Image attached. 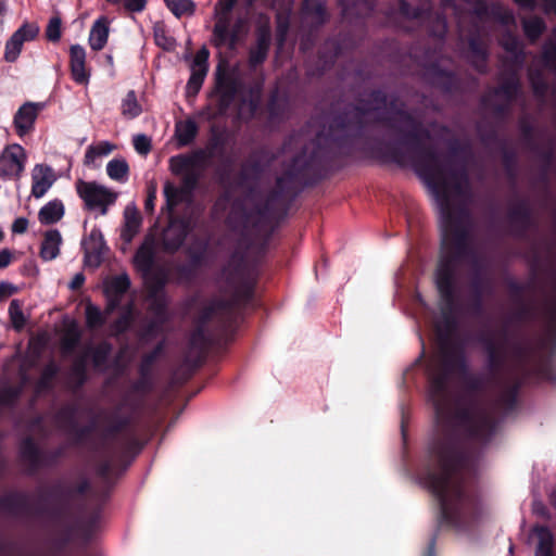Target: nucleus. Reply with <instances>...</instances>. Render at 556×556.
<instances>
[{"label": "nucleus", "instance_id": "nucleus-46", "mask_svg": "<svg viewBox=\"0 0 556 556\" xmlns=\"http://www.w3.org/2000/svg\"><path fill=\"white\" fill-rule=\"evenodd\" d=\"M223 308V305L220 303H213L210 306H207L201 317L202 321H205L210 319L213 315L217 314Z\"/></svg>", "mask_w": 556, "mask_h": 556}, {"label": "nucleus", "instance_id": "nucleus-43", "mask_svg": "<svg viewBox=\"0 0 556 556\" xmlns=\"http://www.w3.org/2000/svg\"><path fill=\"white\" fill-rule=\"evenodd\" d=\"M237 0H218L216 3L217 16H229L230 11L235 7Z\"/></svg>", "mask_w": 556, "mask_h": 556}, {"label": "nucleus", "instance_id": "nucleus-52", "mask_svg": "<svg viewBox=\"0 0 556 556\" xmlns=\"http://www.w3.org/2000/svg\"><path fill=\"white\" fill-rule=\"evenodd\" d=\"M545 11L556 14V0H544Z\"/></svg>", "mask_w": 556, "mask_h": 556}, {"label": "nucleus", "instance_id": "nucleus-31", "mask_svg": "<svg viewBox=\"0 0 556 556\" xmlns=\"http://www.w3.org/2000/svg\"><path fill=\"white\" fill-rule=\"evenodd\" d=\"M39 34V26L35 23H24L17 30L13 33V36H18L21 42L31 41Z\"/></svg>", "mask_w": 556, "mask_h": 556}, {"label": "nucleus", "instance_id": "nucleus-37", "mask_svg": "<svg viewBox=\"0 0 556 556\" xmlns=\"http://www.w3.org/2000/svg\"><path fill=\"white\" fill-rule=\"evenodd\" d=\"M542 63L547 68H556V45L551 42L544 46Z\"/></svg>", "mask_w": 556, "mask_h": 556}, {"label": "nucleus", "instance_id": "nucleus-5", "mask_svg": "<svg viewBox=\"0 0 556 556\" xmlns=\"http://www.w3.org/2000/svg\"><path fill=\"white\" fill-rule=\"evenodd\" d=\"M460 426L467 433L478 440L488 439L494 431V421L491 415L482 409H475L458 416Z\"/></svg>", "mask_w": 556, "mask_h": 556}, {"label": "nucleus", "instance_id": "nucleus-19", "mask_svg": "<svg viewBox=\"0 0 556 556\" xmlns=\"http://www.w3.org/2000/svg\"><path fill=\"white\" fill-rule=\"evenodd\" d=\"M534 532L538 536L535 556H554V535L546 527H536Z\"/></svg>", "mask_w": 556, "mask_h": 556}, {"label": "nucleus", "instance_id": "nucleus-44", "mask_svg": "<svg viewBox=\"0 0 556 556\" xmlns=\"http://www.w3.org/2000/svg\"><path fill=\"white\" fill-rule=\"evenodd\" d=\"M17 287L10 283V282H7V281H1L0 282V302L4 301L5 299L10 298L11 295H13L14 293L17 292Z\"/></svg>", "mask_w": 556, "mask_h": 556}, {"label": "nucleus", "instance_id": "nucleus-29", "mask_svg": "<svg viewBox=\"0 0 556 556\" xmlns=\"http://www.w3.org/2000/svg\"><path fill=\"white\" fill-rule=\"evenodd\" d=\"M86 323L89 328H97L104 324L105 316L100 308L91 303L86 305Z\"/></svg>", "mask_w": 556, "mask_h": 556}, {"label": "nucleus", "instance_id": "nucleus-51", "mask_svg": "<svg viewBox=\"0 0 556 556\" xmlns=\"http://www.w3.org/2000/svg\"><path fill=\"white\" fill-rule=\"evenodd\" d=\"M516 3L525 9H533L535 5V0H515Z\"/></svg>", "mask_w": 556, "mask_h": 556}, {"label": "nucleus", "instance_id": "nucleus-20", "mask_svg": "<svg viewBox=\"0 0 556 556\" xmlns=\"http://www.w3.org/2000/svg\"><path fill=\"white\" fill-rule=\"evenodd\" d=\"M445 395L444 390V380L443 378H432L431 379V397L435 406L437 416L440 420L445 418V407L442 402V399Z\"/></svg>", "mask_w": 556, "mask_h": 556}, {"label": "nucleus", "instance_id": "nucleus-6", "mask_svg": "<svg viewBox=\"0 0 556 556\" xmlns=\"http://www.w3.org/2000/svg\"><path fill=\"white\" fill-rule=\"evenodd\" d=\"M31 195L42 198L58 179L54 169L47 164H36L31 169Z\"/></svg>", "mask_w": 556, "mask_h": 556}, {"label": "nucleus", "instance_id": "nucleus-33", "mask_svg": "<svg viewBox=\"0 0 556 556\" xmlns=\"http://www.w3.org/2000/svg\"><path fill=\"white\" fill-rule=\"evenodd\" d=\"M164 194L168 210H173V207L181 201L184 191L175 185L167 182L164 186Z\"/></svg>", "mask_w": 556, "mask_h": 556}, {"label": "nucleus", "instance_id": "nucleus-13", "mask_svg": "<svg viewBox=\"0 0 556 556\" xmlns=\"http://www.w3.org/2000/svg\"><path fill=\"white\" fill-rule=\"evenodd\" d=\"M109 24V20L105 16L99 17L92 24L88 38L89 46L92 50L100 51L105 47L110 34Z\"/></svg>", "mask_w": 556, "mask_h": 556}, {"label": "nucleus", "instance_id": "nucleus-1", "mask_svg": "<svg viewBox=\"0 0 556 556\" xmlns=\"http://www.w3.org/2000/svg\"><path fill=\"white\" fill-rule=\"evenodd\" d=\"M439 205L443 242L448 244L463 237L464 216H457L453 205L467 198L468 181L463 174L434 173L427 178Z\"/></svg>", "mask_w": 556, "mask_h": 556}, {"label": "nucleus", "instance_id": "nucleus-60", "mask_svg": "<svg viewBox=\"0 0 556 556\" xmlns=\"http://www.w3.org/2000/svg\"><path fill=\"white\" fill-rule=\"evenodd\" d=\"M3 239V232L2 230L0 229V241Z\"/></svg>", "mask_w": 556, "mask_h": 556}, {"label": "nucleus", "instance_id": "nucleus-32", "mask_svg": "<svg viewBox=\"0 0 556 556\" xmlns=\"http://www.w3.org/2000/svg\"><path fill=\"white\" fill-rule=\"evenodd\" d=\"M268 51V40L266 38H261L257 41V45L254 49L250 52V63L251 65L255 66L260 63H262L267 55Z\"/></svg>", "mask_w": 556, "mask_h": 556}, {"label": "nucleus", "instance_id": "nucleus-2", "mask_svg": "<svg viewBox=\"0 0 556 556\" xmlns=\"http://www.w3.org/2000/svg\"><path fill=\"white\" fill-rule=\"evenodd\" d=\"M435 458L440 472L430 475L428 483L439 498L443 514L447 516L454 500L462 496V485L456 471L462 466L463 457L454 445L445 444L435 450Z\"/></svg>", "mask_w": 556, "mask_h": 556}, {"label": "nucleus", "instance_id": "nucleus-14", "mask_svg": "<svg viewBox=\"0 0 556 556\" xmlns=\"http://www.w3.org/2000/svg\"><path fill=\"white\" fill-rule=\"evenodd\" d=\"M141 222V215L136 206H126L124 211V225L121 231V238L125 242H130L139 232Z\"/></svg>", "mask_w": 556, "mask_h": 556}, {"label": "nucleus", "instance_id": "nucleus-16", "mask_svg": "<svg viewBox=\"0 0 556 556\" xmlns=\"http://www.w3.org/2000/svg\"><path fill=\"white\" fill-rule=\"evenodd\" d=\"M155 243L153 238H147L135 255V264L139 270L147 274L153 264Z\"/></svg>", "mask_w": 556, "mask_h": 556}, {"label": "nucleus", "instance_id": "nucleus-23", "mask_svg": "<svg viewBox=\"0 0 556 556\" xmlns=\"http://www.w3.org/2000/svg\"><path fill=\"white\" fill-rule=\"evenodd\" d=\"M237 88L230 79L219 78L217 83V92L219 94V110L224 111L232 101Z\"/></svg>", "mask_w": 556, "mask_h": 556}, {"label": "nucleus", "instance_id": "nucleus-26", "mask_svg": "<svg viewBox=\"0 0 556 556\" xmlns=\"http://www.w3.org/2000/svg\"><path fill=\"white\" fill-rule=\"evenodd\" d=\"M166 7L176 16L181 17L185 15H192L195 9L191 0H164Z\"/></svg>", "mask_w": 556, "mask_h": 556}, {"label": "nucleus", "instance_id": "nucleus-58", "mask_svg": "<svg viewBox=\"0 0 556 556\" xmlns=\"http://www.w3.org/2000/svg\"><path fill=\"white\" fill-rule=\"evenodd\" d=\"M380 93H374L372 97L375 98V100H377L379 98Z\"/></svg>", "mask_w": 556, "mask_h": 556}, {"label": "nucleus", "instance_id": "nucleus-9", "mask_svg": "<svg viewBox=\"0 0 556 556\" xmlns=\"http://www.w3.org/2000/svg\"><path fill=\"white\" fill-rule=\"evenodd\" d=\"M190 231V225L186 220H172L163 233V243L166 251H177L184 243Z\"/></svg>", "mask_w": 556, "mask_h": 556}, {"label": "nucleus", "instance_id": "nucleus-3", "mask_svg": "<svg viewBox=\"0 0 556 556\" xmlns=\"http://www.w3.org/2000/svg\"><path fill=\"white\" fill-rule=\"evenodd\" d=\"M75 190L84 202L87 211L98 212L104 216L110 206L114 205L118 193L97 181H86L78 179L75 182Z\"/></svg>", "mask_w": 556, "mask_h": 556}, {"label": "nucleus", "instance_id": "nucleus-15", "mask_svg": "<svg viewBox=\"0 0 556 556\" xmlns=\"http://www.w3.org/2000/svg\"><path fill=\"white\" fill-rule=\"evenodd\" d=\"M435 283L441 296L450 301L452 298L453 268L450 262L441 261L435 275Z\"/></svg>", "mask_w": 556, "mask_h": 556}, {"label": "nucleus", "instance_id": "nucleus-21", "mask_svg": "<svg viewBox=\"0 0 556 556\" xmlns=\"http://www.w3.org/2000/svg\"><path fill=\"white\" fill-rule=\"evenodd\" d=\"M116 149V146L109 141H100L97 144H91L87 148L84 164L91 165L99 157L111 154Z\"/></svg>", "mask_w": 556, "mask_h": 556}, {"label": "nucleus", "instance_id": "nucleus-27", "mask_svg": "<svg viewBox=\"0 0 556 556\" xmlns=\"http://www.w3.org/2000/svg\"><path fill=\"white\" fill-rule=\"evenodd\" d=\"M9 317L15 330L20 331L26 325V317L23 313V303L20 300H12L9 306Z\"/></svg>", "mask_w": 556, "mask_h": 556}, {"label": "nucleus", "instance_id": "nucleus-18", "mask_svg": "<svg viewBox=\"0 0 556 556\" xmlns=\"http://www.w3.org/2000/svg\"><path fill=\"white\" fill-rule=\"evenodd\" d=\"M213 34L216 46L229 43L233 47L236 45V36L229 33V16H217Z\"/></svg>", "mask_w": 556, "mask_h": 556}, {"label": "nucleus", "instance_id": "nucleus-48", "mask_svg": "<svg viewBox=\"0 0 556 556\" xmlns=\"http://www.w3.org/2000/svg\"><path fill=\"white\" fill-rule=\"evenodd\" d=\"M12 261V253L8 249L0 251V268L7 267Z\"/></svg>", "mask_w": 556, "mask_h": 556}, {"label": "nucleus", "instance_id": "nucleus-24", "mask_svg": "<svg viewBox=\"0 0 556 556\" xmlns=\"http://www.w3.org/2000/svg\"><path fill=\"white\" fill-rule=\"evenodd\" d=\"M197 132V124L191 119L179 122L176 125V137L181 146L189 144L195 138Z\"/></svg>", "mask_w": 556, "mask_h": 556}, {"label": "nucleus", "instance_id": "nucleus-38", "mask_svg": "<svg viewBox=\"0 0 556 556\" xmlns=\"http://www.w3.org/2000/svg\"><path fill=\"white\" fill-rule=\"evenodd\" d=\"M155 43L164 50H172L175 47V40L166 35L163 28L154 29Z\"/></svg>", "mask_w": 556, "mask_h": 556}, {"label": "nucleus", "instance_id": "nucleus-45", "mask_svg": "<svg viewBox=\"0 0 556 556\" xmlns=\"http://www.w3.org/2000/svg\"><path fill=\"white\" fill-rule=\"evenodd\" d=\"M28 228V220L25 217L16 218L11 227L13 233H24Z\"/></svg>", "mask_w": 556, "mask_h": 556}, {"label": "nucleus", "instance_id": "nucleus-42", "mask_svg": "<svg viewBox=\"0 0 556 556\" xmlns=\"http://www.w3.org/2000/svg\"><path fill=\"white\" fill-rule=\"evenodd\" d=\"M502 45L506 51L513 53L516 58L518 56V53L520 52V42L516 37L508 36L504 38Z\"/></svg>", "mask_w": 556, "mask_h": 556}, {"label": "nucleus", "instance_id": "nucleus-30", "mask_svg": "<svg viewBox=\"0 0 556 556\" xmlns=\"http://www.w3.org/2000/svg\"><path fill=\"white\" fill-rule=\"evenodd\" d=\"M23 45L24 43L20 41L18 36L12 35L5 43L4 60L8 62L16 61L22 51Z\"/></svg>", "mask_w": 556, "mask_h": 556}, {"label": "nucleus", "instance_id": "nucleus-55", "mask_svg": "<svg viewBox=\"0 0 556 556\" xmlns=\"http://www.w3.org/2000/svg\"><path fill=\"white\" fill-rule=\"evenodd\" d=\"M516 89H517V83H516V79L514 78V79H511V83H510L508 89L505 90V92L511 93V92L516 91Z\"/></svg>", "mask_w": 556, "mask_h": 556}, {"label": "nucleus", "instance_id": "nucleus-17", "mask_svg": "<svg viewBox=\"0 0 556 556\" xmlns=\"http://www.w3.org/2000/svg\"><path fill=\"white\" fill-rule=\"evenodd\" d=\"M64 204L61 200H52L45 204L38 212V219L42 225L55 224L64 216Z\"/></svg>", "mask_w": 556, "mask_h": 556}, {"label": "nucleus", "instance_id": "nucleus-59", "mask_svg": "<svg viewBox=\"0 0 556 556\" xmlns=\"http://www.w3.org/2000/svg\"><path fill=\"white\" fill-rule=\"evenodd\" d=\"M362 110H363L364 113H367V112L371 111V108H369V109H362Z\"/></svg>", "mask_w": 556, "mask_h": 556}, {"label": "nucleus", "instance_id": "nucleus-4", "mask_svg": "<svg viewBox=\"0 0 556 556\" xmlns=\"http://www.w3.org/2000/svg\"><path fill=\"white\" fill-rule=\"evenodd\" d=\"M27 153L18 143L8 144L0 154V177L17 179L25 169Z\"/></svg>", "mask_w": 556, "mask_h": 556}, {"label": "nucleus", "instance_id": "nucleus-54", "mask_svg": "<svg viewBox=\"0 0 556 556\" xmlns=\"http://www.w3.org/2000/svg\"><path fill=\"white\" fill-rule=\"evenodd\" d=\"M531 79H532V84L534 86L535 91L538 93H542L543 90L545 89V86L544 85H540L539 83H536L532 76H531Z\"/></svg>", "mask_w": 556, "mask_h": 556}, {"label": "nucleus", "instance_id": "nucleus-41", "mask_svg": "<svg viewBox=\"0 0 556 556\" xmlns=\"http://www.w3.org/2000/svg\"><path fill=\"white\" fill-rule=\"evenodd\" d=\"M131 323V308L129 307L122 317L113 325V330L116 333L125 331Z\"/></svg>", "mask_w": 556, "mask_h": 556}, {"label": "nucleus", "instance_id": "nucleus-36", "mask_svg": "<svg viewBox=\"0 0 556 556\" xmlns=\"http://www.w3.org/2000/svg\"><path fill=\"white\" fill-rule=\"evenodd\" d=\"M491 366L495 367L498 363L504 361L507 355V346L505 343L498 344V346L490 345L488 348Z\"/></svg>", "mask_w": 556, "mask_h": 556}, {"label": "nucleus", "instance_id": "nucleus-34", "mask_svg": "<svg viewBox=\"0 0 556 556\" xmlns=\"http://www.w3.org/2000/svg\"><path fill=\"white\" fill-rule=\"evenodd\" d=\"M62 36V21L55 15L49 20L46 28V37L49 41L58 42Z\"/></svg>", "mask_w": 556, "mask_h": 556}, {"label": "nucleus", "instance_id": "nucleus-50", "mask_svg": "<svg viewBox=\"0 0 556 556\" xmlns=\"http://www.w3.org/2000/svg\"><path fill=\"white\" fill-rule=\"evenodd\" d=\"M155 198V188H151L144 203L147 211H153Z\"/></svg>", "mask_w": 556, "mask_h": 556}, {"label": "nucleus", "instance_id": "nucleus-56", "mask_svg": "<svg viewBox=\"0 0 556 556\" xmlns=\"http://www.w3.org/2000/svg\"><path fill=\"white\" fill-rule=\"evenodd\" d=\"M33 447H34V446H33V442H31L30 440H26V441L24 442V448H25V450H27V448L31 450Z\"/></svg>", "mask_w": 556, "mask_h": 556}, {"label": "nucleus", "instance_id": "nucleus-10", "mask_svg": "<svg viewBox=\"0 0 556 556\" xmlns=\"http://www.w3.org/2000/svg\"><path fill=\"white\" fill-rule=\"evenodd\" d=\"M70 67L73 79L80 85L89 83L90 74L86 67V51L80 45L70 48Z\"/></svg>", "mask_w": 556, "mask_h": 556}, {"label": "nucleus", "instance_id": "nucleus-28", "mask_svg": "<svg viewBox=\"0 0 556 556\" xmlns=\"http://www.w3.org/2000/svg\"><path fill=\"white\" fill-rule=\"evenodd\" d=\"M522 25L526 36L531 40L539 38L545 28L543 20L536 16L523 20Z\"/></svg>", "mask_w": 556, "mask_h": 556}, {"label": "nucleus", "instance_id": "nucleus-11", "mask_svg": "<svg viewBox=\"0 0 556 556\" xmlns=\"http://www.w3.org/2000/svg\"><path fill=\"white\" fill-rule=\"evenodd\" d=\"M129 287L130 280L126 274L114 276L104 282V291L109 298L105 314L111 313L117 306L119 298L127 292Z\"/></svg>", "mask_w": 556, "mask_h": 556}, {"label": "nucleus", "instance_id": "nucleus-39", "mask_svg": "<svg viewBox=\"0 0 556 556\" xmlns=\"http://www.w3.org/2000/svg\"><path fill=\"white\" fill-rule=\"evenodd\" d=\"M135 150L142 155H147L151 151V139L143 135H136L132 139Z\"/></svg>", "mask_w": 556, "mask_h": 556}, {"label": "nucleus", "instance_id": "nucleus-25", "mask_svg": "<svg viewBox=\"0 0 556 556\" xmlns=\"http://www.w3.org/2000/svg\"><path fill=\"white\" fill-rule=\"evenodd\" d=\"M108 176L115 181H125L128 177L129 167L125 160L114 159L106 165Z\"/></svg>", "mask_w": 556, "mask_h": 556}, {"label": "nucleus", "instance_id": "nucleus-22", "mask_svg": "<svg viewBox=\"0 0 556 556\" xmlns=\"http://www.w3.org/2000/svg\"><path fill=\"white\" fill-rule=\"evenodd\" d=\"M121 113L127 119L138 117L142 113V106L137 99L134 90L127 92L121 103Z\"/></svg>", "mask_w": 556, "mask_h": 556}, {"label": "nucleus", "instance_id": "nucleus-57", "mask_svg": "<svg viewBox=\"0 0 556 556\" xmlns=\"http://www.w3.org/2000/svg\"><path fill=\"white\" fill-rule=\"evenodd\" d=\"M552 501H553V503L556 505V494H553V495H552Z\"/></svg>", "mask_w": 556, "mask_h": 556}, {"label": "nucleus", "instance_id": "nucleus-7", "mask_svg": "<svg viewBox=\"0 0 556 556\" xmlns=\"http://www.w3.org/2000/svg\"><path fill=\"white\" fill-rule=\"evenodd\" d=\"M42 109V103L26 102L17 110L13 124L20 137L25 136L34 128L35 121Z\"/></svg>", "mask_w": 556, "mask_h": 556}, {"label": "nucleus", "instance_id": "nucleus-35", "mask_svg": "<svg viewBox=\"0 0 556 556\" xmlns=\"http://www.w3.org/2000/svg\"><path fill=\"white\" fill-rule=\"evenodd\" d=\"M113 5H121L127 12L138 13L146 9L147 0H106Z\"/></svg>", "mask_w": 556, "mask_h": 556}, {"label": "nucleus", "instance_id": "nucleus-8", "mask_svg": "<svg viewBox=\"0 0 556 556\" xmlns=\"http://www.w3.org/2000/svg\"><path fill=\"white\" fill-rule=\"evenodd\" d=\"M208 50L203 47L194 55L191 64V76L187 84L188 92L197 93L207 73Z\"/></svg>", "mask_w": 556, "mask_h": 556}, {"label": "nucleus", "instance_id": "nucleus-12", "mask_svg": "<svg viewBox=\"0 0 556 556\" xmlns=\"http://www.w3.org/2000/svg\"><path fill=\"white\" fill-rule=\"evenodd\" d=\"M61 244V232L58 229L47 230L40 244L39 256L45 262L55 260L60 254Z\"/></svg>", "mask_w": 556, "mask_h": 556}, {"label": "nucleus", "instance_id": "nucleus-40", "mask_svg": "<svg viewBox=\"0 0 556 556\" xmlns=\"http://www.w3.org/2000/svg\"><path fill=\"white\" fill-rule=\"evenodd\" d=\"M79 341V333L75 330H68L62 338V349L64 352L72 351Z\"/></svg>", "mask_w": 556, "mask_h": 556}, {"label": "nucleus", "instance_id": "nucleus-47", "mask_svg": "<svg viewBox=\"0 0 556 556\" xmlns=\"http://www.w3.org/2000/svg\"><path fill=\"white\" fill-rule=\"evenodd\" d=\"M109 353V348L103 344L97 349V351L93 354V362L97 366H99L104 358L106 357V354Z\"/></svg>", "mask_w": 556, "mask_h": 556}, {"label": "nucleus", "instance_id": "nucleus-49", "mask_svg": "<svg viewBox=\"0 0 556 556\" xmlns=\"http://www.w3.org/2000/svg\"><path fill=\"white\" fill-rule=\"evenodd\" d=\"M85 282V276L81 273L76 274L70 282L72 290L79 289Z\"/></svg>", "mask_w": 556, "mask_h": 556}, {"label": "nucleus", "instance_id": "nucleus-53", "mask_svg": "<svg viewBox=\"0 0 556 556\" xmlns=\"http://www.w3.org/2000/svg\"><path fill=\"white\" fill-rule=\"evenodd\" d=\"M8 5L5 0H0V23L3 22V17L7 14Z\"/></svg>", "mask_w": 556, "mask_h": 556}]
</instances>
